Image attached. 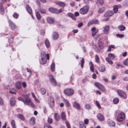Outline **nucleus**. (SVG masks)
<instances>
[{
	"label": "nucleus",
	"mask_w": 128,
	"mask_h": 128,
	"mask_svg": "<svg viewBox=\"0 0 128 128\" xmlns=\"http://www.w3.org/2000/svg\"><path fill=\"white\" fill-rule=\"evenodd\" d=\"M89 8L88 6H86L80 8L79 10L80 13L82 14H85L87 13L89 11Z\"/></svg>",
	"instance_id": "nucleus-1"
},
{
	"label": "nucleus",
	"mask_w": 128,
	"mask_h": 128,
	"mask_svg": "<svg viewBox=\"0 0 128 128\" xmlns=\"http://www.w3.org/2000/svg\"><path fill=\"white\" fill-rule=\"evenodd\" d=\"M125 117V114L123 112L120 113L117 118V120L118 122H121L124 120Z\"/></svg>",
	"instance_id": "nucleus-2"
},
{
	"label": "nucleus",
	"mask_w": 128,
	"mask_h": 128,
	"mask_svg": "<svg viewBox=\"0 0 128 128\" xmlns=\"http://www.w3.org/2000/svg\"><path fill=\"white\" fill-rule=\"evenodd\" d=\"M65 94L68 96H70L72 95L74 93L73 90L71 89H68L65 90L64 91Z\"/></svg>",
	"instance_id": "nucleus-3"
},
{
	"label": "nucleus",
	"mask_w": 128,
	"mask_h": 128,
	"mask_svg": "<svg viewBox=\"0 0 128 128\" xmlns=\"http://www.w3.org/2000/svg\"><path fill=\"white\" fill-rule=\"evenodd\" d=\"M117 92L118 94L121 97L124 99L126 98V95L124 92L120 90H117Z\"/></svg>",
	"instance_id": "nucleus-4"
},
{
	"label": "nucleus",
	"mask_w": 128,
	"mask_h": 128,
	"mask_svg": "<svg viewBox=\"0 0 128 128\" xmlns=\"http://www.w3.org/2000/svg\"><path fill=\"white\" fill-rule=\"evenodd\" d=\"M49 80L50 83L54 86H56V83L54 78L51 75L49 76Z\"/></svg>",
	"instance_id": "nucleus-5"
},
{
	"label": "nucleus",
	"mask_w": 128,
	"mask_h": 128,
	"mask_svg": "<svg viewBox=\"0 0 128 128\" xmlns=\"http://www.w3.org/2000/svg\"><path fill=\"white\" fill-rule=\"evenodd\" d=\"M22 96L25 98V101L26 102V105H29V103L31 102V100L30 99L28 95L22 94Z\"/></svg>",
	"instance_id": "nucleus-6"
},
{
	"label": "nucleus",
	"mask_w": 128,
	"mask_h": 128,
	"mask_svg": "<svg viewBox=\"0 0 128 128\" xmlns=\"http://www.w3.org/2000/svg\"><path fill=\"white\" fill-rule=\"evenodd\" d=\"M94 85L96 86L101 90L103 91H105V88L102 84L98 82H96L95 83Z\"/></svg>",
	"instance_id": "nucleus-7"
},
{
	"label": "nucleus",
	"mask_w": 128,
	"mask_h": 128,
	"mask_svg": "<svg viewBox=\"0 0 128 128\" xmlns=\"http://www.w3.org/2000/svg\"><path fill=\"white\" fill-rule=\"evenodd\" d=\"M110 30V27L109 26H105L104 28L103 32L105 34H108Z\"/></svg>",
	"instance_id": "nucleus-8"
},
{
	"label": "nucleus",
	"mask_w": 128,
	"mask_h": 128,
	"mask_svg": "<svg viewBox=\"0 0 128 128\" xmlns=\"http://www.w3.org/2000/svg\"><path fill=\"white\" fill-rule=\"evenodd\" d=\"M50 98L49 104L50 107L52 108L54 105V100L52 97L50 96Z\"/></svg>",
	"instance_id": "nucleus-9"
},
{
	"label": "nucleus",
	"mask_w": 128,
	"mask_h": 128,
	"mask_svg": "<svg viewBox=\"0 0 128 128\" xmlns=\"http://www.w3.org/2000/svg\"><path fill=\"white\" fill-rule=\"evenodd\" d=\"M114 12L112 11H109L106 12L104 15V17L110 16L114 14Z\"/></svg>",
	"instance_id": "nucleus-10"
},
{
	"label": "nucleus",
	"mask_w": 128,
	"mask_h": 128,
	"mask_svg": "<svg viewBox=\"0 0 128 128\" xmlns=\"http://www.w3.org/2000/svg\"><path fill=\"white\" fill-rule=\"evenodd\" d=\"M98 21L97 20H92L88 22V26H89L92 24H98Z\"/></svg>",
	"instance_id": "nucleus-11"
},
{
	"label": "nucleus",
	"mask_w": 128,
	"mask_h": 128,
	"mask_svg": "<svg viewBox=\"0 0 128 128\" xmlns=\"http://www.w3.org/2000/svg\"><path fill=\"white\" fill-rule=\"evenodd\" d=\"M97 117L100 121H103L104 119V116L101 114H98L97 115Z\"/></svg>",
	"instance_id": "nucleus-12"
},
{
	"label": "nucleus",
	"mask_w": 128,
	"mask_h": 128,
	"mask_svg": "<svg viewBox=\"0 0 128 128\" xmlns=\"http://www.w3.org/2000/svg\"><path fill=\"white\" fill-rule=\"evenodd\" d=\"M59 36V34L57 32H53L52 34V37L53 40H56L58 38Z\"/></svg>",
	"instance_id": "nucleus-13"
},
{
	"label": "nucleus",
	"mask_w": 128,
	"mask_h": 128,
	"mask_svg": "<svg viewBox=\"0 0 128 128\" xmlns=\"http://www.w3.org/2000/svg\"><path fill=\"white\" fill-rule=\"evenodd\" d=\"M73 106L76 109L79 110L80 109V104L78 102H74L73 104Z\"/></svg>",
	"instance_id": "nucleus-14"
},
{
	"label": "nucleus",
	"mask_w": 128,
	"mask_h": 128,
	"mask_svg": "<svg viewBox=\"0 0 128 128\" xmlns=\"http://www.w3.org/2000/svg\"><path fill=\"white\" fill-rule=\"evenodd\" d=\"M16 100L14 98H12L10 99V103L12 106H14L15 105Z\"/></svg>",
	"instance_id": "nucleus-15"
},
{
	"label": "nucleus",
	"mask_w": 128,
	"mask_h": 128,
	"mask_svg": "<svg viewBox=\"0 0 128 128\" xmlns=\"http://www.w3.org/2000/svg\"><path fill=\"white\" fill-rule=\"evenodd\" d=\"M30 124L34 126L36 122V118L34 117L32 118L30 120Z\"/></svg>",
	"instance_id": "nucleus-16"
},
{
	"label": "nucleus",
	"mask_w": 128,
	"mask_h": 128,
	"mask_svg": "<svg viewBox=\"0 0 128 128\" xmlns=\"http://www.w3.org/2000/svg\"><path fill=\"white\" fill-rule=\"evenodd\" d=\"M55 3L56 4L62 7H64L66 6V4L62 2L56 1V2Z\"/></svg>",
	"instance_id": "nucleus-17"
},
{
	"label": "nucleus",
	"mask_w": 128,
	"mask_h": 128,
	"mask_svg": "<svg viewBox=\"0 0 128 128\" xmlns=\"http://www.w3.org/2000/svg\"><path fill=\"white\" fill-rule=\"evenodd\" d=\"M105 67L104 66L102 65L100 66L98 68L99 70L101 72H103L105 70Z\"/></svg>",
	"instance_id": "nucleus-18"
},
{
	"label": "nucleus",
	"mask_w": 128,
	"mask_h": 128,
	"mask_svg": "<svg viewBox=\"0 0 128 128\" xmlns=\"http://www.w3.org/2000/svg\"><path fill=\"white\" fill-rule=\"evenodd\" d=\"M48 10L50 12L56 14L57 11V9L55 8H53L52 7H50L48 8Z\"/></svg>",
	"instance_id": "nucleus-19"
},
{
	"label": "nucleus",
	"mask_w": 128,
	"mask_h": 128,
	"mask_svg": "<svg viewBox=\"0 0 128 128\" xmlns=\"http://www.w3.org/2000/svg\"><path fill=\"white\" fill-rule=\"evenodd\" d=\"M108 124L110 126H114L115 125V123L112 120H109L108 122Z\"/></svg>",
	"instance_id": "nucleus-20"
},
{
	"label": "nucleus",
	"mask_w": 128,
	"mask_h": 128,
	"mask_svg": "<svg viewBox=\"0 0 128 128\" xmlns=\"http://www.w3.org/2000/svg\"><path fill=\"white\" fill-rule=\"evenodd\" d=\"M118 28L119 30L121 31H124L126 29V27L122 24L118 26Z\"/></svg>",
	"instance_id": "nucleus-21"
},
{
	"label": "nucleus",
	"mask_w": 128,
	"mask_h": 128,
	"mask_svg": "<svg viewBox=\"0 0 128 128\" xmlns=\"http://www.w3.org/2000/svg\"><path fill=\"white\" fill-rule=\"evenodd\" d=\"M16 88L18 89H20L22 88V83L20 82H17L16 84Z\"/></svg>",
	"instance_id": "nucleus-22"
},
{
	"label": "nucleus",
	"mask_w": 128,
	"mask_h": 128,
	"mask_svg": "<svg viewBox=\"0 0 128 128\" xmlns=\"http://www.w3.org/2000/svg\"><path fill=\"white\" fill-rule=\"evenodd\" d=\"M46 58H41V59L40 60V62L41 64H44L46 63Z\"/></svg>",
	"instance_id": "nucleus-23"
},
{
	"label": "nucleus",
	"mask_w": 128,
	"mask_h": 128,
	"mask_svg": "<svg viewBox=\"0 0 128 128\" xmlns=\"http://www.w3.org/2000/svg\"><path fill=\"white\" fill-rule=\"evenodd\" d=\"M67 14L68 16L70 17L73 20H76V18L74 17V15L72 13L69 12L68 14Z\"/></svg>",
	"instance_id": "nucleus-24"
},
{
	"label": "nucleus",
	"mask_w": 128,
	"mask_h": 128,
	"mask_svg": "<svg viewBox=\"0 0 128 128\" xmlns=\"http://www.w3.org/2000/svg\"><path fill=\"white\" fill-rule=\"evenodd\" d=\"M54 118L57 121H58L60 119V117L59 114L58 113H55L54 114Z\"/></svg>",
	"instance_id": "nucleus-25"
},
{
	"label": "nucleus",
	"mask_w": 128,
	"mask_h": 128,
	"mask_svg": "<svg viewBox=\"0 0 128 128\" xmlns=\"http://www.w3.org/2000/svg\"><path fill=\"white\" fill-rule=\"evenodd\" d=\"M48 22L50 24H52L54 22V19L50 17H48L47 18Z\"/></svg>",
	"instance_id": "nucleus-26"
},
{
	"label": "nucleus",
	"mask_w": 128,
	"mask_h": 128,
	"mask_svg": "<svg viewBox=\"0 0 128 128\" xmlns=\"http://www.w3.org/2000/svg\"><path fill=\"white\" fill-rule=\"evenodd\" d=\"M45 44L46 48H49L50 46V44L48 39H46L45 41Z\"/></svg>",
	"instance_id": "nucleus-27"
},
{
	"label": "nucleus",
	"mask_w": 128,
	"mask_h": 128,
	"mask_svg": "<svg viewBox=\"0 0 128 128\" xmlns=\"http://www.w3.org/2000/svg\"><path fill=\"white\" fill-rule=\"evenodd\" d=\"M96 2L98 5L100 6H102L104 3V1L103 0H97Z\"/></svg>",
	"instance_id": "nucleus-28"
},
{
	"label": "nucleus",
	"mask_w": 128,
	"mask_h": 128,
	"mask_svg": "<svg viewBox=\"0 0 128 128\" xmlns=\"http://www.w3.org/2000/svg\"><path fill=\"white\" fill-rule=\"evenodd\" d=\"M84 108L86 110H90L91 108V105L88 104H86L84 106Z\"/></svg>",
	"instance_id": "nucleus-29"
},
{
	"label": "nucleus",
	"mask_w": 128,
	"mask_h": 128,
	"mask_svg": "<svg viewBox=\"0 0 128 128\" xmlns=\"http://www.w3.org/2000/svg\"><path fill=\"white\" fill-rule=\"evenodd\" d=\"M9 23L12 29H14L15 28L16 26L11 21H9Z\"/></svg>",
	"instance_id": "nucleus-30"
},
{
	"label": "nucleus",
	"mask_w": 128,
	"mask_h": 128,
	"mask_svg": "<svg viewBox=\"0 0 128 128\" xmlns=\"http://www.w3.org/2000/svg\"><path fill=\"white\" fill-rule=\"evenodd\" d=\"M89 65L90 66V68L91 71L93 72H94V65L92 62H90Z\"/></svg>",
	"instance_id": "nucleus-31"
},
{
	"label": "nucleus",
	"mask_w": 128,
	"mask_h": 128,
	"mask_svg": "<svg viewBox=\"0 0 128 128\" xmlns=\"http://www.w3.org/2000/svg\"><path fill=\"white\" fill-rule=\"evenodd\" d=\"M26 9L28 12L30 14L32 13V10L30 7L28 5H27L26 6Z\"/></svg>",
	"instance_id": "nucleus-32"
},
{
	"label": "nucleus",
	"mask_w": 128,
	"mask_h": 128,
	"mask_svg": "<svg viewBox=\"0 0 128 128\" xmlns=\"http://www.w3.org/2000/svg\"><path fill=\"white\" fill-rule=\"evenodd\" d=\"M61 118L63 120H66V115L65 113L63 112H62L61 114Z\"/></svg>",
	"instance_id": "nucleus-33"
},
{
	"label": "nucleus",
	"mask_w": 128,
	"mask_h": 128,
	"mask_svg": "<svg viewBox=\"0 0 128 128\" xmlns=\"http://www.w3.org/2000/svg\"><path fill=\"white\" fill-rule=\"evenodd\" d=\"M118 6H113V10L115 13H116L118 12Z\"/></svg>",
	"instance_id": "nucleus-34"
},
{
	"label": "nucleus",
	"mask_w": 128,
	"mask_h": 128,
	"mask_svg": "<svg viewBox=\"0 0 128 128\" xmlns=\"http://www.w3.org/2000/svg\"><path fill=\"white\" fill-rule=\"evenodd\" d=\"M106 62L109 64H113L112 61L111 60V59L109 58L108 57H107L106 58Z\"/></svg>",
	"instance_id": "nucleus-35"
},
{
	"label": "nucleus",
	"mask_w": 128,
	"mask_h": 128,
	"mask_svg": "<svg viewBox=\"0 0 128 128\" xmlns=\"http://www.w3.org/2000/svg\"><path fill=\"white\" fill-rule=\"evenodd\" d=\"M108 56V58L110 59L113 60L114 58V54L111 53L109 54Z\"/></svg>",
	"instance_id": "nucleus-36"
},
{
	"label": "nucleus",
	"mask_w": 128,
	"mask_h": 128,
	"mask_svg": "<svg viewBox=\"0 0 128 128\" xmlns=\"http://www.w3.org/2000/svg\"><path fill=\"white\" fill-rule=\"evenodd\" d=\"M79 124L80 128H86L85 126L82 122H80Z\"/></svg>",
	"instance_id": "nucleus-37"
},
{
	"label": "nucleus",
	"mask_w": 128,
	"mask_h": 128,
	"mask_svg": "<svg viewBox=\"0 0 128 128\" xmlns=\"http://www.w3.org/2000/svg\"><path fill=\"white\" fill-rule=\"evenodd\" d=\"M36 14L37 19L38 20H40L41 18V16L39 12H36Z\"/></svg>",
	"instance_id": "nucleus-38"
},
{
	"label": "nucleus",
	"mask_w": 128,
	"mask_h": 128,
	"mask_svg": "<svg viewBox=\"0 0 128 128\" xmlns=\"http://www.w3.org/2000/svg\"><path fill=\"white\" fill-rule=\"evenodd\" d=\"M55 65L54 64V63H52L51 66V67H50V69L51 71L53 72H54L55 69Z\"/></svg>",
	"instance_id": "nucleus-39"
},
{
	"label": "nucleus",
	"mask_w": 128,
	"mask_h": 128,
	"mask_svg": "<svg viewBox=\"0 0 128 128\" xmlns=\"http://www.w3.org/2000/svg\"><path fill=\"white\" fill-rule=\"evenodd\" d=\"M104 10V8H101L98 9V12L99 13H101L103 12Z\"/></svg>",
	"instance_id": "nucleus-40"
},
{
	"label": "nucleus",
	"mask_w": 128,
	"mask_h": 128,
	"mask_svg": "<svg viewBox=\"0 0 128 128\" xmlns=\"http://www.w3.org/2000/svg\"><path fill=\"white\" fill-rule=\"evenodd\" d=\"M40 92L43 95H44L46 93V90L44 88H42L41 89Z\"/></svg>",
	"instance_id": "nucleus-41"
},
{
	"label": "nucleus",
	"mask_w": 128,
	"mask_h": 128,
	"mask_svg": "<svg viewBox=\"0 0 128 128\" xmlns=\"http://www.w3.org/2000/svg\"><path fill=\"white\" fill-rule=\"evenodd\" d=\"M95 59L96 62V63H100V59L98 55H96L95 56Z\"/></svg>",
	"instance_id": "nucleus-42"
},
{
	"label": "nucleus",
	"mask_w": 128,
	"mask_h": 128,
	"mask_svg": "<svg viewBox=\"0 0 128 128\" xmlns=\"http://www.w3.org/2000/svg\"><path fill=\"white\" fill-rule=\"evenodd\" d=\"M18 117L21 120H24V116L22 114H19L18 115Z\"/></svg>",
	"instance_id": "nucleus-43"
},
{
	"label": "nucleus",
	"mask_w": 128,
	"mask_h": 128,
	"mask_svg": "<svg viewBox=\"0 0 128 128\" xmlns=\"http://www.w3.org/2000/svg\"><path fill=\"white\" fill-rule=\"evenodd\" d=\"M18 99L19 100L23 102L26 105V104H27L26 103V102H25V101L24 100V99L22 98L21 97H18Z\"/></svg>",
	"instance_id": "nucleus-44"
},
{
	"label": "nucleus",
	"mask_w": 128,
	"mask_h": 128,
	"mask_svg": "<svg viewBox=\"0 0 128 128\" xmlns=\"http://www.w3.org/2000/svg\"><path fill=\"white\" fill-rule=\"evenodd\" d=\"M11 124L13 128H16V126L15 125V121L14 120L12 121Z\"/></svg>",
	"instance_id": "nucleus-45"
},
{
	"label": "nucleus",
	"mask_w": 128,
	"mask_h": 128,
	"mask_svg": "<svg viewBox=\"0 0 128 128\" xmlns=\"http://www.w3.org/2000/svg\"><path fill=\"white\" fill-rule=\"evenodd\" d=\"M113 102L114 104H117L119 102V99L117 98H115L113 100Z\"/></svg>",
	"instance_id": "nucleus-46"
},
{
	"label": "nucleus",
	"mask_w": 128,
	"mask_h": 128,
	"mask_svg": "<svg viewBox=\"0 0 128 128\" xmlns=\"http://www.w3.org/2000/svg\"><path fill=\"white\" fill-rule=\"evenodd\" d=\"M123 64L125 65L128 66V58H127L124 61Z\"/></svg>",
	"instance_id": "nucleus-47"
},
{
	"label": "nucleus",
	"mask_w": 128,
	"mask_h": 128,
	"mask_svg": "<svg viewBox=\"0 0 128 128\" xmlns=\"http://www.w3.org/2000/svg\"><path fill=\"white\" fill-rule=\"evenodd\" d=\"M16 92L15 89L14 88H12L9 91L10 92V93L12 94H16Z\"/></svg>",
	"instance_id": "nucleus-48"
},
{
	"label": "nucleus",
	"mask_w": 128,
	"mask_h": 128,
	"mask_svg": "<svg viewBox=\"0 0 128 128\" xmlns=\"http://www.w3.org/2000/svg\"><path fill=\"white\" fill-rule=\"evenodd\" d=\"M41 58H45L46 56V54L45 52H42L41 53Z\"/></svg>",
	"instance_id": "nucleus-49"
},
{
	"label": "nucleus",
	"mask_w": 128,
	"mask_h": 128,
	"mask_svg": "<svg viewBox=\"0 0 128 128\" xmlns=\"http://www.w3.org/2000/svg\"><path fill=\"white\" fill-rule=\"evenodd\" d=\"M44 128H52L51 126H50L49 124L48 123H47L46 124H44Z\"/></svg>",
	"instance_id": "nucleus-50"
},
{
	"label": "nucleus",
	"mask_w": 128,
	"mask_h": 128,
	"mask_svg": "<svg viewBox=\"0 0 128 128\" xmlns=\"http://www.w3.org/2000/svg\"><path fill=\"white\" fill-rule=\"evenodd\" d=\"M0 11L1 13L2 14H4V10L2 6H1L0 7Z\"/></svg>",
	"instance_id": "nucleus-51"
},
{
	"label": "nucleus",
	"mask_w": 128,
	"mask_h": 128,
	"mask_svg": "<svg viewBox=\"0 0 128 128\" xmlns=\"http://www.w3.org/2000/svg\"><path fill=\"white\" fill-rule=\"evenodd\" d=\"M39 11L42 14H45L46 13V11L44 9L39 10Z\"/></svg>",
	"instance_id": "nucleus-52"
},
{
	"label": "nucleus",
	"mask_w": 128,
	"mask_h": 128,
	"mask_svg": "<svg viewBox=\"0 0 128 128\" xmlns=\"http://www.w3.org/2000/svg\"><path fill=\"white\" fill-rule=\"evenodd\" d=\"M64 102L65 104L66 107H69L70 106V104L66 100H65Z\"/></svg>",
	"instance_id": "nucleus-53"
},
{
	"label": "nucleus",
	"mask_w": 128,
	"mask_h": 128,
	"mask_svg": "<svg viewBox=\"0 0 128 128\" xmlns=\"http://www.w3.org/2000/svg\"><path fill=\"white\" fill-rule=\"evenodd\" d=\"M19 15L16 13H15L13 15V16L16 19H17L18 18Z\"/></svg>",
	"instance_id": "nucleus-54"
},
{
	"label": "nucleus",
	"mask_w": 128,
	"mask_h": 128,
	"mask_svg": "<svg viewBox=\"0 0 128 128\" xmlns=\"http://www.w3.org/2000/svg\"><path fill=\"white\" fill-rule=\"evenodd\" d=\"M80 66L82 68H83L84 66V60L83 58H82L80 61Z\"/></svg>",
	"instance_id": "nucleus-55"
},
{
	"label": "nucleus",
	"mask_w": 128,
	"mask_h": 128,
	"mask_svg": "<svg viewBox=\"0 0 128 128\" xmlns=\"http://www.w3.org/2000/svg\"><path fill=\"white\" fill-rule=\"evenodd\" d=\"M96 106H97L98 108L99 109H100L101 107L99 102L98 101H96Z\"/></svg>",
	"instance_id": "nucleus-56"
},
{
	"label": "nucleus",
	"mask_w": 128,
	"mask_h": 128,
	"mask_svg": "<svg viewBox=\"0 0 128 128\" xmlns=\"http://www.w3.org/2000/svg\"><path fill=\"white\" fill-rule=\"evenodd\" d=\"M99 47L100 49H102L103 48V44L102 43H100L99 44Z\"/></svg>",
	"instance_id": "nucleus-57"
},
{
	"label": "nucleus",
	"mask_w": 128,
	"mask_h": 128,
	"mask_svg": "<svg viewBox=\"0 0 128 128\" xmlns=\"http://www.w3.org/2000/svg\"><path fill=\"white\" fill-rule=\"evenodd\" d=\"M116 36L118 38H122L124 36V35L123 34H117L116 35Z\"/></svg>",
	"instance_id": "nucleus-58"
},
{
	"label": "nucleus",
	"mask_w": 128,
	"mask_h": 128,
	"mask_svg": "<svg viewBox=\"0 0 128 128\" xmlns=\"http://www.w3.org/2000/svg\"><path fill=\"white\" fill-rule=\"evenodd\" d=\"M48 121L50 124H51L52 122V118H48Z\"/></svg>",
	"instance_id": "nucleus-59"
},
{
	"label": "nucleus",
	"mask_w": 128,
	"mask_h": 128,
	"mask_svg": "<svg viewBox=\"0 0 128 128\" xmlns=\"http://www.w3.org/2000/svg\"><path fill=\"white\" fill-rule=\"evenodd\" d=\"M98 30H97L96 31L92 32V36H94L97 33Z\"/></svg>",
	"instance_id": "nucleus-60"
},
{
	"label": "nucleus",
	"mask_w": 128,
	"mask_h": 128,
	"mask_svg": "<svg viewBox=\"0 0 128 128\" xmlns=\"http://www.w3.org/2000/svg\"><path fill=\"white\" fill-rule=\"evenodd\" d=\"M66 124L68 128H70V123L68 121L66 122Z\"/></svg>",
	"instance_id": "nucleus-61"
},
{
	"label": "nucleus",
	"mask_w": 128,
	"mask_h": 128,
	"mask_svg": "<svg viewBox=\"0 0 128 128\" xmlns=\"http://www.w3.org/2000/svg\"><path fill=\"white\" fill-rule=\"evenodd\" d=\"M11 87L10 85H5L4 86V88H5L7 89H10Z\"/></svg>",
	"instance_id": "nucleus-62"
},
{
	"label": "nucleus",
	"mask_w": 128,
	"mask_h": 128,
	"mask_svg": "<svg viewBox=\"0 0 128 128\" xmlns=\"http://www.w3.org/2000/svg\"><path fill=\"white\" fill-rule=\"evenodd\" d=\"M4 103V102L2 99L0 97V105H2Z\"/></svg>",
	"instance_id": "nucleus-63"
},
{
	"label": "nucleus",
	"mask_w": 128,
	"mask_h": 128,
	"mask_svg": "<svg viewBox=\"0 0 128 128\" xmlns=\"http://www.w3.org/2000/svg\"><path fill=\"white\" fill-rule=\"evenodd\" d=\"M102 100L103 102H105L106 101V98L104 97H102Z\"/></svg>",
	"instance_id": "nucleus-64"
}]
</instances>
